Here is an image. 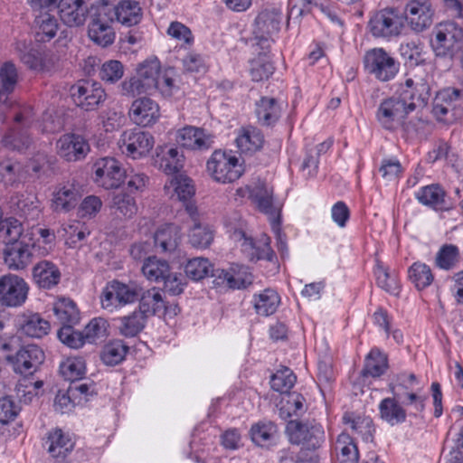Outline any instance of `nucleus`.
<instances>
[{
    "label": "nucleus",
    "instance_id": "nucleus-1",
    "mask_svg": "<svg viewBox=\"0 0 463 463\" xmlns=\"http://www.w3.org/2000/svg\"><path fill=\"white\" fill-rule=\"evenodd\" d=\"M16 345L15 337L0 339V352L5 353V358L12 365L14 372L24 376L32 375L44 362V352L36 345H26L14 354Z\"/></svg>",
    "mask_w": 463,
    "mask_h": 463
},
{
    "label": "nucleus",
    "instance_id": "nucleus-2",
    "mask_svg": "<svg viewBox=\"0 0 463 463\" xmlns=\"http://www.w3.org/2000/svg\"><path fill=\"white\" fill-rule=\"evenodd\" d=\"M14 125L10 128L3 136L1 143L5 148L24 152L33 144L30 128L34 122V114L31 107H26L14 115Z\"/></svg>",
    "mask_w": 463,
    "mask_h": 463
},
{
    "label": "nucleus",
    "instance_id": "nucleus-3",
    "mask_svg": "<svg viewBox=\"0 0 463 463\" xmlns=\"http://www.w3.org/2000/svg\"><path fill=\"white\" fill-rule=\"evenodd\" d=\"M415 110L413 102L405 103L395 95L383 99L376 110L375 118L379 125L389 131H396L403 125L408 115Z\"/></svg>",
    "mask_w": 463,
    "mask_h": 463
},
{
    "label": "nucleus",
    "instance_id": "nucleus-4",
    "mask_svg": "<svg viewBox=\"0 0 463 463\" xmlns=\"http://www.w3.org/2000/svg\"><path fill=\"white\" fill-rule=\"evenodd\" d=\"M286 432L292 444L300 445L302 449L315 450L325 441V430L316 421L289 420Z\"/></svg>",
    "mask_w": 463,
    "mask_h": 463
},
{
    "label": "nucleus",
    "instance_id": "nucleus-5",
    "mask_svg": "<svg viewBox=\"0 0 463 463\" xmlns=\"http://www.w3.org/2000/svg\"><path fill=\"white\" fill-rule=\"evenodd\" d=\"M364 67L376 80L386 82L395 78L400 62L383 48H373L365 52Z\"/></svg>",
    "mask_w": 463,
    "mask_h": 463
},
{
    "label": "nucleus",
    "instance_id": "nucleus-6",
    "mask_svg": "<svg viewBox=\"0 0 463 463\" xmlns=\"http://www.w3.org/2000/svg\"><path fill=\"white\" fill-rule=\"evenodd\" d=\"M207 171L216 182L228 184L239 179L243 168L232 152L215 150L207 161Z\"/></svg>",
    "mask_w": 463,
    "mask_h": 463
},
{
    "label": "nucleus",
    "instance_id": "nucleus-7",
    "mask_svg": "<svg viewBox=\"0 0 463 463\" xmlns=\"http://www.w3.org/2000/svg\"><path fill=\"white\" fill-rule=\"evenodd\" d=\"M463 39V30L455 22L437 24L430 36V47L438 57L452 56Z\"/></svg>",
    "mask_w": 463,
    "mask_h": 463
},
{
    "label": "nucleus",
    "instance_id": "nucleus-8",
    "mask_svg": "<svg viewBox=\"0 0 463 463\" xmlns=\"http://www.w3.org/2000/svg\"><path fill=\"white\" fill-rule=\"evenodd\" d=\"M138 298V288L134 284H125L117 279L106 284L100 295L102 308L113 312Z\"/></svg>",
    "mask_w": 463,
    "mask_h": 463
},
{
    "label": "nucleus",
    "instance_id": "nucleus-9",
    "mask_svg": "<svg viewBox=\"0 0 463 463\" xmlns=\"http://www.w3.org/2000/svg\"><path fill=\"white\" fill-rule=\"evenodd\" d=\"M435 16V8L430 0H410L403 9L402 21L414 33H420L429 29Z\"/></svg>",
    "mask_w": 463,
    "mask_h": 463
},
{
    "label": "nucleus",
    "instance_id": "nucleus-10",
    "mask_svg": "<svg viewBox=\"0 0 463 463\" xmlns=\"http://www.w3.org/2000/svg\"><path fill=\"white\" fill-rule=\"evenodd\" d=\"M29 284L16 274L0 276V306L6 307H22L27 300Z\"/></svg>",
    "mask_w": 463,
    "mask_h": 463
},
{
    "label": "nucleus",
    "instance_id": "nucleus-11",
    "mask_svg": "<svg viewBox=\"0 0 463 463\" xmlns=\"http://www.w3.org/2000/svg\"><path fill=\"white\" fill-rule=\"evenodd\" d=\"M75 105L85 111L96 110L107 99L101 84L92 80H80L71 88Z\"/></svg>",
    "mask_w": 463,
    "mask_h": 463
},
{
    "label": "nucleus",
    "instance_id": "nucleus-12",
    "mask_svg": "<svg viewBox=\"0 0 463 463\" xmlns=\"http://www.w3.org/2000/svg\"><path fill=\"white\" fill-rule=\"evenodd\" d=\"M233 237L241 241V251L250 261L267 260L272 263L277 261L276 253L270 246V238L267 234H261L257 241L247 237L242 231H235Z\"/></svg>",
    "mask_w": 463,
    "mask_h": 463
},
{
    "label": "nucleus",
    "instance_id": "nucleus-13",
    "mask_svg": "<svg viewBox=\"0 0 463 463\" xmlns=\"http://www.w3.org/2000/svg\"><path fill=\"white\" fill-rule=\"evenodd\" d=\"M402 17L393 8H386L376 13L369 21L368 27L374 37L389 38L401 33Z\"/></svg>",
    "mask_w": 463,
    "mask_h": 463
},
{
    "label": "nucleus",
    "instance_id": "nucleus-14",
    "mask_svg": "<svg viewBox=\"0 0 463 463\" xmlns=\"http://www.w3.org/2000/svg\"><path fill=\"white\" fill-rule=\"evenodd\" d=\"M94 180L104 189H116L120 186L126 177L125 171L118 161L113 157L98 159L94 165Z\"/></svg>",
    "mask_w": 463,
    "mask_h": 463
},
{
    "label": "nucleus",
    "instance_id": "nucleus-15",
    "mask_svg": "<svg viewBox=\"0 0 463 463\" xmlns=\"http://www.w3.org/2000/svg\"><path fill=\"white\" fill-rule=\"evenodd\" d=\"M118 144L123 154L136 159L152 149L154 138L148 132L135 128L124 131Z\"/></svg>",
    "mask_w": 463,
    "mask_h": 463
},
{
    "label": "nucleus",
    "instance_id": "nucleus-16",
    "mask_svg": "<svg viewBox=\"0 0 463 463\" xmlns=\"http://www.w3.org/2000/svg\"><path fill=\"white\" fill-rule=\"evenodd\" d=\"M138 309L146 317L150 316L160 317L165 314L175 316L180 311L177 305L167 306L166 300L164 298V292L156 288L147 289L141 295Z\"/></svg>",
    "mask_w": 463,
    "mask_h": 463
},
{
    "label": "nucleus",
    "instance_id": "nucleus-17",
    "mask_svg": "<svg viewBox=\"0 0 463 463\" xmlns=\"http://www.w3.org/2000/svg\"><path fill=\"white\" fill-rule=\"evenodd\" d=\"M90 151L86 138L77 134H65L57 141L58 155L68 162L84 159Z\"/></svg>",
    "mask_w": 463,
    "mask_h": 463
},
{
    "label": "nucleus",
    "instance_id": "nucleus-18",
    "mask_svg": "<svg viewBox=\"0 0 463 463\" xmlns=\"http://www.w3.org/2000/svg\"><path fill=\"white\" fill-rule=\"evenodd\" d=\"M282 14L281 12L272 8L262 10L255 19L254 34L262 46L268 43L272 35L279 33L280 29Z\"/></svg>",
    "mask_w": 463,
    "mask_h": 463
},
{
    "label": "nucleus",
    "instance_id": "nucleus-19",
    "mask_svg": "<svg viewBox=\"0 0 463 463\" xmlns=\"http://www.w3.org/2000/svg\"><path fill=\"white\" fill-rule=\"evenodd\" d=\"M33 243H27L24 241L8 243L3 252L5 265L12 270L24 269L33 261Z\"/></svg>",
    "mask_w": 463,
    "mask_h": 463
},
{
    "label": "nucleus",
    "instance_id": "nucleus-20",
    "mask_svg": "<svg viewBox=\"0 0 463 463\" xmlns=\"http://www.w3.org/2000/svg\"><path fill=\"white\" fill-rule=\"evenodd\" d=\"M14 50L20 61L30 70L43 71L47 69V55L45 51L33 44L31 41L18 40Z\"/></svg>",
    "mask_w": 463,
    "mask_h": 463
},
{
    "label": "nucleus",
    "instance_id": "nucleus-21",
    "mask_svg": "<svg viewBox=\"0 0 463 463\" xmlns=\"http://www.w3.org/2000/svg\"><path fill=\"white\" fill-rule=\"evenodd\" d=\"M44 447L51 457L59 461H63L73 450L75 441L71 434L63 431L60 428H55L47 433Z\"/></svg>",
    "mask_w": 463,
    "mask_h": 463
},
{
    "label": "nucleus",
    "instance_id": "nucleus-22",
    "mask_svg": "<svg viewBox=\"0 0 463 463\" xmlns=\"http://www.w3.org/2000/svg\"><path fill=\"white\" fill-rule=\"evenodd\" d=\"M57 8L61 20L69 27L83 25L90 9L85 0H60Z\"/></svg>",
    "mask_w": 463,
    "mask_h": 463
},
{
    "label": "nucleus",
    "instance_id": "nucleus-23",
    "mask_svg": "<svg viewBox=\"0 0 463 463\" xmlns=\"http://www.w3.org/2000/svg\"><path fill=\"white\" fill-rule=\"evenodd\" d=\"M395 96L398 99H402L405 103L413 102L415 108L424 106L430 98V86L422 79L416 81L411 78H407L399 84Z\"/></svg>",
    "mask_w": 463,
    "mask_h": 463
},
{
    "label": "nucleus",
    "instance_id": "nucleus-24",
    "mask_svg": "<svg viewBox=\"0 0 463 463\" xmlns=\"http://www.w3.org/2000/svg\"><path fill=\"white\" fill-rule=\"evenodd\" d=\"M81 193L74 182L60 184L52 193V208L55 212L67 213L78 204Z\"/></svg>",
    "mask_w": 463,
    "mask_h": 463
},
{
    "label": "nucleus",
    "instance_id": "nucleus-25",
    "mask_svg": "<svg viewBox=\"0 0 463 463\" xmlns=\"http://www.w3.org/2000/svg\"><path fill=\"white\" fill-rule=\"evenodd\" d=\"M186 213L193 222L188 234L189 242L197 249L208 248L213 241V231L209 225L198 221L197 207L194 203L186 204Z\"/></svg>",
    "mask_w": 463,
    "mask_h": 463
},
{
    "label": "nucleus",
    "instance_id": "nucleus-26",
    "mask_svg": "<svg viewBox=\"0 0 463 463\" xmlns=\"http://www.w3.org/2000/svg\"><path fill=\"white\" fill-rule=\"evenodd\" d=\"M160 116L158 104L150 98H139L133 101L129 117L134 123L141 127H148L156 123Z\"/></svg>",
    "mask_w": 463,
    "mask_h": 463
},
{
    "label": "nucleus",
    "instance_id": "nucleus-27",
    "mask_svg": "<svg viewBox=\"0 0 463 463\" xmlns=\"http://www.w3.org/2000/svg\"><path fill=\"white\" fill-rule=\"evenodd\" d=\"M155 165L168 175L178 174L184 165V156L177 147L157 146L154 157Z\"/></svg>",
    "mask_w": 463,
    "mask_h": 463
},
{
    "label": "nucleus",
    "instance_id": "nucleus-28",
    "mask_svg": "<svg viewBox=\"0 0 463 463\" xmlns=\"http://www.w3.org/2000/svg\"><path fill=\"white\" fill-rule=\"evenodd\" d=\"M32 276L39 288L52 289L60 283L61 274L55 263L43 260L33 267Z\"/></svg>",
    "mask_w": 463,
    "mask_h": 463
},
{
    "label": "nucleus",
    "instance_id": "nucleus-29",
    "mask_svg": "<svg viewBox=\"0 0 463 463\" xmlns=\"http://www.w3.org/2000/svg\"><path fill=\"white\" fill-rule=\"evenodd\" d=\"M218 274H214L222 283L226 282L231 288L241 289L250 286L253 281V276L250 269L241 264L232 263L228 270L216 269Z\"/></svg>",
    "mask_w": 463,
    "mask_h": 463
},
{
    "label": "nucleus",
    "instance_id": "nucleus-30",
    "mask_svg": "<svg viewBox=\"0 0 463 463\" xmlns=\"http://www.w3.org/2000/svg\"><path fill=\"white\" fill-rule=\"evenodd\" d=\"M414 197L419 203L432 210H447V193L439 184H430L420 187Z\"/></svg>",
    "mask_w": 463,
    "mask_h": 463
},
{
    "label": "nucleus",
    "instance_id": "nucleus-31",
    "mask_svg": "<svg viewBox=\"0 0 463 463\" xmlns=\"http://www.w3.org/2000/svg\"><path fill=\"white\" fill-rule=\"evenodd\" d=\"M258 122L263 127H273L282 114V103L272 97H261L255 105Z\"/></svg>",
    "mask_w": 463,
    "mask_h": 463
},
{
    "label": "nucleus",
    "instance_id": "nucleus-32",
    "mask_svg": "<svg viewBox=\"0 0 463 463\" xmlns=\"http://www.w3.org/2000/svg\"><path fill=\"white\" fill-rule=\"evenodd\" d=\"M378 411L380 419L391 426L402 424L408 417L407 410L394 395L383 398L378 404Z\"/></svg>",
    "mask_w": 463,
    "mask_h": 463
},
{
    "label": "nucleus",
    "instance_id": "nucleus-33",
    "mask_svg": "<svg viewBox=\"0 0 463 463\" xmlns=\"http://www.w3.org/2000/svg\"><path fill=\"white\" fill-rule=\"evenodd\" d=\"M112 10L114 21L127 27L137 25L143 17L140 4L136 0H121Z\"/></svg>",
    "mask_w": 463,
    "mask_h": 463
},
{
    "label": "nucleus",
    "instance_id": "nucleus-34",
    "mask_svg": "<svg viewBox=\"0 0 463 463\" xmlns=\"http://www.w3.org/2000/svg\"><path fill=\"white\" fill-rule=\"evenodd\" d=\"M176 140L183 147L192 150H206L212 145V138L202 128L195 127H184L180 129Z\"/></svg>",
    "mask_w": 463,
    "mask_h": 463
},
{
    "label": "nucleus",
    "instance_id": "nucleus-35",
    "mask_svg": "<svg viewBox=\"0 0 463 463\" xmlns=\"http://www.w3.org/2000/svg\"><path fill=\"white\" fill-rule=\"evenodd\" d=\"M181 232L175 224H165L160 226L154 235L155 246L161 253H174L180 243Z\"/></svg>",
    "mask_w": 463,
    "mask_h": 463
},
{
    "label": "nucleus",
    "instance_id": "nucleus-36",
    "mask_svg": "<svg viewBox=\"0 0 463 463\" xmlns=\"http://www.w3.org/2000/svg\"><path fill=\"white\" fill-rule=\"evenodd\" d=\"M343 423L348 425L354 433L359 435L365 442L373 440L375 431L373 419L362 413L346 411L342 417Z\"/></svg>",
    "mask_w": 463,
    "mask_h": 463
},
{
    "label": "nucleus",
    "instance_id": "nucleus-37",
    "mask_svg": "<svg viewBox=\"0 0 463 463\" xmlns=\"http://www.w3.org/2000/svg\"><path fill=\"white\" fill-rule=\"evenodd\" d=\"M235 142L241 153L252 154L263 146L264 137L259 128L248 126L239 130Z\"/></svg>",
    "mask_w": 463,
    "mask_h": 463
},
{
    "label": "nucleus",
    "instance_id": "nucleus-38",
    "mask_svg": "<svg viewBox=\"0 0 463 463\" xmlns=\"http://www.w3.org/2000/svg\"><path fill=\"white\" fill-rule=\"evenodd\" d=\"M17 326L20 331L33 338H41L50 331V323L39 314H24L17 319Z\"/></svg>",
    "mask_w": 463,
    "mask_h": 463
},
{
    "label": "nucleus",
    "instance_id": "nucleus-39",
    "mask_svg": "<svg viewBox=\"0 0 463 463\" xmlns=\"http://www.w3.org/2000/svg\"><path fill=\"white\" fill-rule=\"evenodd\" d=\"M27 170L24 164L14 158L0 161V177L5 186H17L26 178Z\"/></svg>",
    "mask_w": 463,
    "mask_h": 463
},
{
    "label": "nucleus",
    "instance_id": "nucleus-40",
    "mask_svg": "<svg viewBox=\"0 0 463 463\" xmlns=\"http://www.w3.org/2000/svg\"><path fill=\"white\" fill-rule=\"evenodd\" d=\"M164 188L168 194H171V196L175 194L178 200L184 203L185 208L188 203H194L192 201V198L194 195V187L189 177L182 175L172 176L167 182H165Z\"/></svg>",
    "mask_w": 463,
    "mask_h": 463
},
{
    "label": "nucleus",
    "instance_id": "nucleus-41",
    "mask_svg": "<svg viewBox=\"0 0 463 463\" xmlns=\"http://www.w3.org/2000/svg\"><path fill=\"white\" fill-rule=\"evenodd\" d=\"M18 80V72L12 61L0 65V112L7 108V96L14 91Z\"/></svg>",
    "mask_w": 463,
    "mask_h": 463
},
{
    "label": "nucleus",
    "instance_id": "nucleus-42",
    "mask_svg": "<svg viewBox=\"0 0 463 463\" xmlns=\"http://www.w3.org/2000/svg\"><path fill=\"white\" fill-rule=\"evenodd\" d=\"M279 402V417L285 420L292 416H300L307 411L305 397L297 392L282 394Z\"/></svg>",
    "mask_w": 463,
    "mask_h": 463
},
{
    "label": "nucleus",
    "instance_id": "nucleus-43",
    "mask_svg": "<svg viewBox=\"0 0 463 463\" xmlns=\"http://www.w3.org/2000/svg\"><path fill=\"white\" fill-rule=\"evenodd\" d=\"M339 463H357L359 451L354 439L346 432L340 433L334 443Z\"/></svg>",
    "mask_w": 463,
    "mask_h": 463
},
{
    "label": "nucleus",
    "instance_id": "nucleus-44",
    "mask_svg": "<svg viewBox=\"0 0 463 463\" xmlns=\"http://www.w3.org/2000/svg\"><path fill=\"white\" fill-rule=\"evenodd\" d=\"M277 434V425L267 420L254 423L250 430L252 442L260 447H269L275 443Z\"/></svg>",
    "mask_w": 463,
    "mask_h": 463
},
{
    "label": "nucleus",
    "instance_id": "nucleus-45",
    "mask_svg": "<svg viewBox=\"0 0 463 463\" xmlns=\"http://www.w3.org/2000/svg\"><path fill=\"white\" fill-rule=\"evenodd\" d=\"M119 321V334L125 337H135L145 328L147 317L137 308L120 317Z\"/></svg>",
    "mask_w": 463,
    "mask_h": 463
},
{
    "label": "nucleus",
    "instance_id": "nucleus-46",
    "mask_svg": "<svg viewBox=\"0 0 463 463\" xmlns=\"http://www.w3.org/2000/svg\"><path fill=\"white\" fill-rule=\"evenodd\" d=\"M387 368L388 360L386 355L379 349L373 348L365 357L362 375L364 377L378 378L386 372Z\"/></svg>",
    "mask_w": 463,
    "mask_h": 463
},
{
    "label": "nucleus",
    "instance_id": "nucleus-47",
    "mask_svg": "<svg viewBox=\"0 0 463 463\" xmlns=\"http://www.w3.org/2000/svg\"><path fill=\"white\" fill-rule=\"evenodd\" d=\"M141 269L149 281L156 283L162 282L171 273L168 262L156 256L146 258Z\"/></svg>",
    "mask_w": 463,
    "mask_h": 463
},
{
    "label": "nucleus",
    "instance_id": "nucleus-48",
    "mask_svg": "<svg viewBox=\"0 0 463 463\" xmlns=\"http://www.w3.org/2000/svg\"><path fill=\"white\" fill-rule=\"evenodd\" d=\"M128 349L122 340L109 341L102 347L99 357L104 364L115 366L125 360Z\"/></svg>",
    "mask_w": 463,
    "mask_h": 463
},
{
    "label": "nucleus",
    "instance_id": "nucleus-49",
    "mask_svg": "<svg viewBox=\"0 0 463 463\" xmlns=\"http://www.w3.org/2000/svg\"><path fill=\"white\" fill-rule=\"evenodd\" d=\"M280 303L279 293L272 288H266L260 294L254 296V308L260 316H270L274 314Z\"/></svg>",
    "mask_w": 463,
    "mask_h": 463
},
{
    "label": "nucleus",
    "instance_id": "nucleus-50",
    "mask_svg": "<svg viewBox=\"0 0 463 463\" xmlns=\"http://www.w3.org/2000/svg\"><path fill=\"white\" fill-rule=\"evenodd\" d=\"M52 310L61 326L76 325L80 321V312L76 304L70 298H61L57 301Z\"/></svg>",
    "mask_w": 463,
    "mask_h": 463
},
{
    "label": "nucleus",
    "instance_id": "nucleus-51",
    "mask_svg": "<svg viewBox=\"0 0 463 463\" xmlns=\"http://www.w3.org/2000/svg\"><path fill=\"white\" fill-rule=\"evenodd\" d=\"M274 71L275 67L267 52L259 53L250 61V75L253 81L268 80Z\"/></svg>",
    "mask_w": 463,
    "mask_h": 463
},
{
    "label": "nucleus",
    "instance_id": "nucleus-52",
    "mask_svg": "<svg viewBox=\"0 0 463 463\" xmlns=\"http://www.w3.org/2000/svg\"><path fill=\"white\" fill-rule=\"evenodd\" d=\"M390 392L397 398H403L406 392L420 388V382L414 373H401L388 385Z\"/></svg>",
    "mask_w": 463,
    "mask_h": 463
},
{
    "label": "nucleus",
    "instance_id": "nucleus-53",
    "mask_svg": "<svg viewBox=\"0 0 463 463\" xmlns=\"http://www.w3.org/2000/svg\"><path fill=\"white\" fill-rule=\"evenodd\" d=\"M184 271L186 277L194 281H199L208 277L210 274L212 276L218 274L216 270L213 269L209 260L202 257L189 260L184 266Z\"/></svg>",
    "mask_w": 463,
    "mask_h": 463
},
{
    "label": "nucleus",
    "instance_id": "nucleus-54",
    "mask_svg": "<svg viewBox=\"0 0 463 463\" xmlns=\"http://www.w3.org/2000/svg\"><path fill=\"white\" fill-rule=\"evenodd\" d=\"M377 285L386 292L397 296L400 293V284L397 274L377 262L373 270Z\"/></svg>",
    "mask_w": 463,
    "mask_h": 463
},
{
    "label": "nucleus",
    "instance_id": "nucleus-55",
    "mask_svg": "<svg viewBox=\"0 0 463 463\" xmlns=\"http://www.w3.org/2000/svg\"><path fill=\"white\" fill-rule=\"evenodd\" d=\"M408 276L411 282L414 284L419 290L429 287L434 279L430 266L420 261L414 262L409 268Z\"/></svg>",
    "mask_w": 463,
    "mask_h": 463
},
{
    "label": "nucleus",
    "instance_id": "nucleus-56",
    "mask_svg": "<svg viewBox=\"0 0 463 463\" xmlns=\"http://www.w3.org/2000/svg\"><path fill=\"white\" fill-rule=\"evenodd\" d=\"M460 253L456 245L445 244L439 248L436 254L435 264L443 270H450L459 262Z\"/></svg>",
    "mask_w": 463,
    "mask_h": 463
},
{
    "label": "nucleus",
    "instance_id": "nucleus-57",
    "mask_svg": "<svg viewBox=\"0 0 463 463\" xmlns=\"http://www.w3.org/2000/svg\"><path fill=\"white\" fill-rule=\"evenodd\" d=\"M253 203L265 214L274 216L276 209L273 205V190L266 185H259L250 194Z\"/></svg>",
    "mask_w": 463,
    "mask_h": 463
},
{
    "label": "nucleus",
    "instance_id": "nucleus-58",
    "mask_svg": "<svg viewBox=\"0 0 463 463\" xmlns=\"http://www.w3.org/2000/svg\"><path fill=\"white\" fill-rule=\"evenodd\" d=\"M111 208L115 210L118 215L127 219L132 218L137 212L135 198L123 192L113 194Z\"/></svg>",
    "mask_w": 463,
    "mask_h": 463
},
{
    "label": "nucleus",
    "instance_id": "nucleus-59",
    "mask_svg": "<svg viewBox=\"0 0 463 463\" xmlns=\"http://www.w3.org/2000/svg\"><path fill=\"white\" fill-rule=\"evenodd\" d=\"M60 372L66 381H80L86 373L85 361L82 357H70L61 364Z\"/></svg>",
    "mask_w": 463,
    "mask_h": 463
},
{
    "label": "nucleus",
    "instance_id": "nucleus-60",
    "mask_svg": "<svg viewBox=\"0 0 463 463\" xmlns=\"http://www.w3.org/2000/svg\"><path fill=\"white\" fill-rule=\"evenodd\" d=\"M35 23L37 41L49 42L56 35L59 24L54 16L45 13L37 16Z\"/></svg>",
    "mask_w": 463,
    "mask_h": 463
},
{
    "label": "nucleus",
    "instance_id": "nucleus-61",
    "mask_svg": "<svg viewBox=\"0 0 463 463\" xmlns=\"http://www.w3.org/2000/svg\"><path fill=\"white\" fill-rule=\"evenodd\" d=\"M403 398H399L403 408L409 410L408 415L417 417L425 410L427 394L424 393L422 387L420 389L406 392Z\"/></svg>",
    "mask_w": 463,
    "mask_h": 463
},
{
    "label": "nucleus",
    "instance_id": "nucleus-62",
    "mask_svg": "<svg viewBox=\"0 0 463 463\" xmlns=\"http://www.w3.org/2000/svg\"><path fill=\"white\" fill-rule=\"evenodd\" d=\"M24 232L23 224L15 218L0 219V240L8 246V243L20 241Z\"/></svg>",
    "mask_w": 463,
    "mask_h": 463
},
{
    "label": "nucleus",
    "instance_id": "nucleus-63",
    "mask_svg": "<svg viewBox=\"0 0 463 463\" xmlns=\"http://www.w3.org/2000/svg\"><path fill=\"white\" fill-rule=\"evenodd\" d=\"M161 71L160 61L157 59L146 60L137 69V76L153 92L156 86V80Z\"/></svg>",
    "mask_w": 463,
    "mask_h": 463
},
{
    "label": "nucleus",
    "instance_id": "nucleus-64",
    "mask_svg": "<svg viewBox=\"0 0 463 463\" xmlns=\"http://www.w3.org/2000/svg\"><path fill=\"white\" fill-rule=\"evenodd\" d=\"M296 381L297 376L292 370L288 367H283L271 376L270 386L274 391L285 394L289 392V390L295 385Z\"/></svg>",
    "mask_w": 463,
    "mask_h": 463
}]
</instances>
